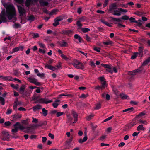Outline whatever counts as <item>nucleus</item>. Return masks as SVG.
I'll return each instance as SVG.
<instances>
[{"label": "nucleus", "instance_id": "16", "mask_svg": "<svg viewBox=\"0 0 150 150\" xmlns=\"http://www.w3.org/2000/svg\"><path fill=\"white\" fill-rule=\"evenodd\" d=\"M72 33V31L69 30H63L61 32V33L63 34L69 35Z\"/></svg>", "mask_w": 150, "mask_h": 150}, {"label": "nucleus", "instance_id": "56", "mask_svg": "<svg viewBox=\"0 0 150 150\" xmlns=\"http://www.w3.org/2000/svg\"><path fill=\"white\" fill-rule=\"evenodd\" d=\"M139 122L140 123H143L145 125H146L147 124V121L146 120H139Z\"/></svg>", "mask_w": 150, "mask_h": 150}, {"label": "nucleus", "instance_id": "59", "mask_svg": "<svg viewBox=\"0 0 150 150\" xmlns=\"http://www.w3.org/2000/svg\"><path fill=\"white\" fill-rule=\"evenodd\" d=\"M38 45L40 47L45 48V45L44 44L41 42H39Z\"/></svg>", "mask_w": 150, "mask_h": 150}, {"label": "nucleus", "instance_id": "11", "mask_svg": "<svg viewBox=\"0 0 150 150\" xmlns=\"http://www.w3.org/2000/svg\"><path fill=\"white\" fill-rule=\"evenodd\" d=\"M45 68H47L50 70L54 71H55L57 70V69L55 67L53 66L50 65L48 64H45Z\"/></svg>", "mask_w": 150, "mask_h": 150}, {"label": "nucleus", "instance_id": "37", "mask_svg": "<svg viewBox=\"0 0 150 150\" xmlns=\"http://www.w3.org/2000/svg\"><path fill=\"white\" fill-rule=\"evenodd\" d=\"M0 103L2 105H4L5 103V100L2 97L0 96Z\"/></svg>", "mask_w": 150, "mask_h": 150}, {"label": "nucleus", "instance_id": "10", "mask_svg": "<svg viewBox=\"0 0 150 150\" xmlns=\"http://www.w3.org/2000/svg\"><path fill=\"white\" fill-rule=\"evenodd\" d=\"M98 79L100 81L102 87L104 88L106 86V81L105 79L103 77H100Z\"/></svg>", "mask_w": 150, "mask_h": 150}, {"label": "nucleus", "instance_id": "20", "mask_svg": "<svg viewBox=\"0 0 150 150\" xmlns=\"http://www.w3.org/2000/svg\"><path fill=\"white\" fill-rule=\"evenodd\" d=\"M145 129V127H143V125L142 124L139 125L137 128V130L139 131L141 130L144 131Z\"/></svg>", "mask_w": 150, "mask_h": 150}, {"label": "nucleus", "instance_id": "39", "mask_svg": "<svg viewBox=\"0 0 150 150\" xmlns=\"http://www.w3.org/2000/svg\"><path fill=\"white\" fill-rule=\"evenodd\" d=\"M100 49L101 48L100 47H93V49L94 50L98 52H100Z\"/></svg>", "mask_w": 150, "mask_h": 150}, {"label": "nucleus", "instance_id": "6", "mask_svg": "<svg viewBox=\"0 0 150 150\" xmlns=\"http://www.w3.org/2000/svg\"><path fill=\"white\" fill-rule=\"evenodd\" d=\"M19 125L20 122H17L14 125V128L12 129L11 131L12 134H14L15 133L18 132V129H19Z\"/></svg>", "mask_w": 150, "mask_h": 150}, {"label": "nucleus", "instance_id": "35", "mask_svg": "<svg viewBox=\"0 0 150 150\" xmlns=\"http://www.w3.org/2000/svg\"><path fill=\"white\" fill-rule=\"evenodd\" d=\"M35 19V17L33 15H31L28 17V20L31 21H33Z\"/></svg>", "mask_w": 150, "mask_h": 150}, {"label": "nucleus", "instance_id": "1", "mask_svg": "<svg viewBox=\"0 0 150 150\" xmlns=\"http://www.w3.org/2000/svg\"><path fill=\"white\" fill-rule=\"evenodd\" d=\"M5 16L9 20L13 18L16 19V10L13 5L9 4L7 5L6 8V13L0 15V19L4 22H6L7 21Z\"/></svg>", "mask_w": 150, "mask_h": 150}, {"label": "nucleus", "instance_id": "19", "mask_svg": "<svg viewBox=\"0 0 150 150\" xmlns=\"http://www.w3.org/2000/svg\"><path fill=\"white\" fill-rule=\"evenodd\" d=\"M117 7V5L116 3H114L112 4L110 6L109 10L112 11L115 8Z\"/></svg>", "mask_w": 150, "mask_h": 150}, {"label": "nucleus", "instance_id": "9", "mask_svg": "<svg viewBox=\"0 0 150 150\" xmlns=\"http://www.w3.org/2000/svg\"><path fill=\"white\" fill-rule=\"evenodd\" d=\"M18 8L20 16L25 14L26 11L23 8L19 6H18Z\"/></svg>", "mask_w": 150, "mask_h": 150}, {"label": "nucleus", "instance_id": "27", "mask_svg": "<svg viewBox=\"0 0 150 150\" xmlns=\"http://www.w3.org/2000/svg\"><path fill=\"white\" fill-rule=\"evenodd\" d=\"M74 38L76 39H78L79 42H81V40H82L81 37L78 34H76L75 35Z\"/></svg>", "mask_w": 150, "mask_h": 150}, {"label": "nucleus", "instance_id": "41", "mask_svg": "<svg viewBox=\"0 0 150 150\" xmlns=\"http://www.w3.org/2000/svg\"><path fill=\"white\" fill-rule=\"evenodd\" d=\"M138 55L137 52H135L134 53V54L132 55L131 57V59H135Z\"/></svg>", "mask_w": 150, "mask_h": 150}, {"label": "nucleus", "instance_id": "55", "mask_svg": "<svg viewBox=\"0 0 150 150\" xmlns=\"http://www.w3.org/2000/svg\"><path fill=\"white\" fill-rule=\"evenodd\" d=\"M88 96V94H86V95L85 94H81V95L79 97V98H85L86 97H87Z\"/></svg>", "mask_w": 150, "mask_h": 150}, {"label": "nucleus", "instance_id": "18", "mask_svg": "<svg viewBox=\"0 0 150 150\" xmlns=\"http://www.w3.org/2000/svg\"><path fill=\"white\" fill-rule=\"evenodd\" d=\"M19 105V103L18 99H16L15 101L14 105L13 106V108L14 110H16L17 109V106Z\"/></svg>", "mask_w": 150, "mask_h": 150}, {"label": "nucleus", "instance_id": "29", "mask_svg": "<svg viewBox=\"0 0 150 150\" xmlns=\"http://www.w3.org/2000/svg\"><path fill=\"white\" fill-rule=\"evenodd\" d=\"M42 114L44 116H46L48 114V111L44 108L42 109Z\"/></svg>", "mask_w": 150, "mask_h": 150}, {"label": "nucleus", "instance_id": "7", "mask_svg": "<svg viewBox=\"0 0 150 150\" xmlns=\"http://www.w3.org/2000/svg\"><path fill=\"white\" fill-rule=\"evenodd\" d=\"M25 88L26 86L25 85H22L20 87L19 90V91L20 93L21 94H22L23 96L24 97H25V96H29V95L27 93L25 94L24 93V92Z\"/></svg>", "mask_w": 150, "mask_h": 150}, {"label": "nucleus", "instance_id": "42", "mask_svg": "<svg viewBox=\"0 0 150 150\" xmlns=\"http://www.w3.org/2000/svg\"><path fill=\"white\" fill-rule=\"evenodd\" d=\"M81 30L83 32L86 33L90 31V29L87 28H83L81 29Z\"/></svg>", "mask_w": 150, "mask_h": 150}, {"label": "nucleus", "instance_id": "46", "mask_svg": "<svg viewBox=\"0 0 150 150\" xmlns=\"http://www.w3.org/2000/svg\"><path fill=\"white\" fill-rule=\"evenodd\" d=\"M150 61V59H148L144 62L143 63V65H146L148 64Z\"/></svg>", "mask_w": 150, "mask_h": 150}, {"label": "nucleus", "instance_id": "32", "mask_svg": "<svg viewBox=\"0 0 150 150\" xmlns=\"http://www.w3.org/2000/svg\"><path fill=\"white\" fill-rule=\"evenodd\" d=\"M110 18L114 21H116L117 22H120L121 21L122 18H116L111 17H110Z\"/></svg>", "mask_w": 150, "mask_h": 150}, {"label": "nucleus", "instance_id": "54", "mask_svg": "<svg viewBox=\"0 0 150 150\" xmlns=\"http://www.w3.org/2000/svg\"><path fill=\"white\" fill-rule=\"evenodd\" d=\"M12 110L10 108H8L7 109V112H6V114L9 115L11 114L12 112Z\"/></svg>", "mask_w": 150, "mask_h": 150}, {"label": "nucleus", "instance_id": "61", "mask_svg": "<svg viewBox=\"0 0 150 150\" xmlns=\"http://www.w3.org/2000/svg\"><path fill=\"white\" fill-rule=\"evenodd\" d=\"M85 37L87 41H90L91 39V38L88 36V35L86 34Z\"/></svg>", "mask_w": 150, "mask_h": 150}, {"label": "nucleus", "instance_id": "5", "mask_svg": "<svg viewBox=\"0 0 150 150\" xmlns=\"http://www.w3.org/2000/svg\"><path fill=\"white\" fill-rule=\"evenodd\" d=\"M64 19V16H60L56 18L54 20V23H53V25L56 26L59 24V21L62 20Z\"/></svg>", "mask_w": 150, "mask_h": 150}, {"label": "nucleus", "instance_id": "12", "mask_svg": "<svg viewBox=\"0 0 150 150\" xmlns=\"http://www.w3.org/2000/svg\"><path fill=\"white\" fill-rule=\"evenodd\" d=\"M137 123V122L135 119L133 120L127 125V126L129 128H131Z\"/></svg>", "mask_w": 150, "mask_h": 150}, {"label": "nucleus", "instance_id": "36", "mask_svg": "<svg viewBox=\"0 0 150 150\" xmlns=\"http://www.w3.org/2000/svg\"><path fill=\"white\" fill-rule=\"evenodd\" d=\"M94 115L93 114H91L89 116L86 117V119L88 120H91L94 116Z\"/></svg>", "mask_w": 150, "mask_h": 150}, {"label": "nucleus", "instance_id": "53", "mask_svg": "<svg viewBox=\"0 0 150 150\" xmlns=\"http://www.w3.org/2000/svg\"><path fill=\"white\" fill-rule=\"evenodd\" d=\"M33 35L32 36H33V38H37L39 37V35L38 33H33Z\"/></svg>", "mask_w": 150, "mask_h": 150}, {"label": "nucleus", "instance_id": "17", "mask_svg": "<svg viewBox=\"0 0 150 150\" xmlns=\"http://www.w3.org/2000/svg\"><path fill=\"white\" fill-rule=\"evenodd\" d=\"M88 139V138L87 136L86 133H85V136L83 137V139L81 138L78 140V142L80 143H82L83 142L86 141Z\"/></svg>", "mask_w": 150, "mask_h": 150}, {"label": "nucleus", "instance_id": "57", "mask_svg": "<svg viewBox=\"0 0 150 150\" xmlns=\"http://www.w3.org/2000/svg\"><path fill=\"white\" fill-rule=\"evenodd\" d=\"M32 119H33V120L32 121V122L33 123H37L38 122V119H37V118H34L33 117L32 118Z\"/></svg>", "mask_w": 150, "mask_h": 150}, {"label": "nucleus", "instance_id": "63", "mask_svg": "<svg viewBox=\"0 0 150 150\" xmlns=\"http://www.w3.org/2000/svg\"><path fill=\"white\" fill-rule=\"evenodd\" d=\"M81 7H79L77 9V13H78L80 14L82 11V9Z\"/></svg>", "mask_w": 150, "mask_h": 150}, {"label": "nucleus", "instance_id": "15", "mask_svg": "<svg viewBox=\"0 0 150 150\" xmlns=\"http://www.w3.org/2000/svg\"><path fill=\"white\" fill-rule=\"evenodd\" d=\"M143 47H139L138 52H137L140 57H142L143 56Z\"/></svg>", "mask_w": 150, "mask_h": 150}, {"label": "nucleus", "instance_id": "22", "mask_svg": "<svg viewBox=\"0 0 150 150\" xmlns=\"http://www.w3.org/2000/svg\"><path fill=\"white\" fill-rule=\"evenodd\" d=\"M39 1L41 5L42 6H46L48 4V2L44 1V0H39Z\"/></svg>", "mask_w": 150, "mask_h": 150}, {"label": "nucleus", "instance_id": "51", "mask_svg": "<svg viewBox=\"0 0 150 150\" xmlns=\"http://www.w3.org/2000/svg\"><path fill=\"white\" fill-rule=\"evenodd\" d=\"M37 75L40 77H43L45 76V74L44 73H39L37 74Z\"/></svg>", "mask_w": 150, "mask_h": 150}, {"label": "nucleus", "instance_id": "25", "mask_svg": "<svg viewBox=\"0 0 150 150\" xmlns=\"http://www.w3.org/2000/svg\"><path fill=\"white\" fill-rule=\"evenodd\" d=\"M121 12L119 10V8H118L117 10H116L114 11L113 15L115 16H120L121 14Z\"/></svg>", "mask_w": 150, "mask_h": 150}, {"label": "nucleus", "instance_id": "60", "mask_svg": "<svg viewBox=\"0 0 150 150\" xmlns=\"http://www.w3.org/2000/svg\"><path fill=\"white\" fill-rule=\"evenodd\" d=\"M119 10H120V11L121 12V13H126L127 12V9H123L122 8H119Z\"/></svg>", "mask_w": 150, "mask_h": 150}, {"label": "nucleus", "instance_id": "58", "mask_svg": "<svg viewBox=\"0 0 150 150\" xmlns=\"http://www.w3.org/2000/svg\"><path fill=\"white\" fill-rule=\"evenodd\" d=\"M19 129L21 130H23L24 129H25V127H24L22 125H21L20 124V125H19Z\"/></svg>", "mask_w": 150, "mask_h": 150}, {"label": "nucleus", "instance_id": "4", "mask_svg": "<svg viewBox=\"0 0 150 150\" xmlns=\"http://www.w3.org/2000/svg\"><path fill=\"white\" fill-rule=\"evenodd\" d=\"M28 80L31 83H33L37 86H39L42 85L41 83L38 82V80L35 78L29 77L28 78Z\"/></svg>", "mask_w": 150, "mask_h": 150}, {"label": "nucleus", "instance_id": "48", "mask_svg": "<svg viewBox=\"0 0 150 150\" xmlns=\"http://www.w3.org/2000/svg\"><path fill=\"white\" fill-rule=\"evenodd\" d=\"M64 114V112H57L56 113V116L57 117H59L63 115Z\"/></svg>", "mask_w": 150, "mask_h": 150}, {"label": "nucleus", "instance_id": "45", "mask_svg": "<svg viewBox=\"0 0 150 150\" xmlns=\"http://www.w3.org/2000/svg\"><path fill=\"white\" fill-rule=\"evenodd\" d=\"M122 18V19H123L125 20H128L129 18V17L127 15H125L122 16V17L121 18Z\"/></svg>", "mask_w": 150, "mask_h": 150}, {"label": "nucleus", "instance_id": "49", "mask_svg": "<svg viewBox=\"0 0 150 150\" xmlns=\"http://www.w3.org/2000/svg\"><path fill=\"white\" fill-rule=\"evenodd\" d=\"M58 11V10L57 9L53 10L49 14L51 15H53Z\"/></svg>", "mask_w": 150, "mask_h": 150}, {"label": "nucleus", "instance_id": "13", "mask_svg": "<svg viewBox=\"0 0 150 150\" xmlns=\"http://www.w3.org/2000/svg\"><path fill=\"white\" fill-rule=\"evenodd\" d=\"M72 114L73 115V117L74 118V121L73 123H76L78 120V115L77 113L74 110H72L71 111Z\"/></svg>", "mask_w": 150, "mask_h": 150}, {"label": "nucleus", "instance_id": "14", "mask_svg": "<svg viewBox=\"0 0 150 150\" xmlns=\"http://www.w3.org/2000/svg\"><path fill=\"white\" fill-rule=\"evenodd\" d=\"M0 78H1L2 79L6 81H13V78L10 76H2L0 75Z\"/></svg>", "mask_w": 150, "mask_h": 150}, {"label": "nucleus", "instance_id": "43", "mask_svg": "<svg viewBox=\"0 0 150 150\" xmlns=\"http://www.w3.org/2000/svg\"><path fill=\"white\" fill-rule=\"evenodd\" d=\"M96 107L94 108V109L95 110H98L101 108V106L100 104H97L96 105Z\"/></svg>", "mask_w": 150, "mask_h": 150}, {"label": "nucleus", "instance_id": "47", "mask_svg": "<svg viewBox=\"0 0 150 150\" xmlns=\"http://www.w3.org/2000/svg\"><path fill=\"white\" fill-rule=\"evenodd\" d=\"M61 56L62 59H64L66 60L67 61L69 59L64 54H61Z\"/></svg>", "mask_w": 150, "mask_h": 150}, {"label": "nucleus", "instance_id": "24", "mask_svg": "<svg viewBox=\"0 0 150 150\" xmlns=\"http://www.w3.org/2000/svg\"><path fill=\"white\" fill-rule=\"evenodd\" d=\"M120 96L122 99H126L129 98L128 96L125 94H120Z\"/></svg>", "mask_w": 150, "mask_h": 150}, {"label": "nucleus", "instance_id": "40", "mask_svg": "<svg viewBox=\"0 0 150 150\" xmlns=\"http://www.w3.org/2000/svg\"><path fill=\"white\" fill-rule=\"evenodd\" d=\"M139 70H137L133 71H130L129 72V74L131 75H134L135 74V73L136 72H138Z\"/></svg>", "mask_w": 150, "mask_h": 150}, {"label": "nucleus", "instance_id": "26", "mask_svg": "<svg viewBox=\"0 0 150 150\" xmlns=\"http://www.w3.org/2000/svg\"><path fill=\"white\" fill-rule=\"evenodd\" d=\"M24 132L26 133H28L32 132V130L31 127H25V130Z\"/></svg>", "mask_w": 150, "mask_h": 150}, {"label": "nucleus", "instance_id": "31", "mask_svg": "<svg viewBox=\"0 0 150 150\" xmlns=\"http://www.w3.org/2000/svg\"><path fill=\"white\" fill-rule=\"evenodd\" d=\"M134 110L133 108V107H131L130 108L124 110H123V112H130Z\"/></svg>", "mask_w": 150, "mask_h": 150}, {"label": "nucleus", "instance_id": "28", "mask_svg": "<svg viewBox=\"0 0 150 150\" xmlns=\"http://www.w3.org/2000/svg\"><path fill=\"white\" fill-rule=\"evenodd\" d=\"M21 117L22 115H21L17 114L14 115L13 118L14 120H16L21 118Z\"/></svg>", "mask_w": 150, "mask_h": 150}, {"label": "nucleus", "instance_id": "62", "mask_svg": "<svg viewBox=\"0 0 150 150\" xmlns=\"http://www.w3.org/2000/svg\"><path fill=\"white\" fill-rule=\"evenodd\" d=\"M109 1V0H105L103 5V7H105L107 6Z\"/></svg>", "mask_w": 150, "mask_h": 150}, {"label": "nucleus", "instance_id": "52", "mask_svg": "<svg viewBox=\"0 0 150 150\" xmlns=\"http://www.w3.org/2000/svg\"><path fill=\"white\" fill-rule=\"evenodd\" d=\"M102 66L105 68H107L108 69H110L111 66L110 65L108 64H103L102 65Z\"/></svg>", "mask_w": 150, "mask_h": 150}, {"label": "nucleus", "instance_id": "8", "mask_svg": "<svg viewBox=\"0 0 150 150\" xmlns=\"http://www.w3.org/2000/svg\"><path fill=\"white\" fill-rule=\"evenodd\" d=\"M39 102L40 103H45L47 104L52 102V100H48L46 98H42L39 100Z\"/></svg>", "mask_w": 150, "mask_h": 150}, {"label": "nucleus", "instance_id": "44", "mask_svg": "<svg viewBox=\"0 0 150 150\" xmlns=\"http://www.w3.org/2000/svg\"><path fill=\"white\" fill-rule=\"evenodd\" d=\"M129 20L131 22H134L135 23H137V21L135 20V18L133 17H131L129 18Z\"/></svg>", "mask_w": 150, "mask_h": 150}, {"label": "nucleus", "instance_id": "23", "mask_svg": "<svg viewBox=\"0 0 150 150\" xmlns=\"http://www.w3.org/2000/svg\"><path fill=\"white\" fill-rule=\"evenodd\" d=\"M59 45L61 47H62L68 46V43L64 41L59 42Z\"/></svg>", "mask_w": 150, "mask_h": 150}, {"label": "nucleus", "instance_id": "30", "mask_svg": "<svg viewBox=\"0 0 150 150\" xmlns=\"http://www.w3.org/2000/svg\"><path fill=\"white\" fill-rule=\"evenodd\" d=\"M32 0H26L25 2V5L27 7H29L30 5Z\"/></svg>", "mask_w": 150, "mask_h": 150}, {"label": "nucleus", "instance_id": "3", "mask_svg": "<svg viewBox=\"0 0 150 150\" xmlns=\"http://www.w3.org/2000/svg\"><path fill=\"white\" fill-rule=\"evenodd\" d=\"M1 138L3 140L8 141L9 139L8 132L5 131H3L1 132Z\"/></svg>", "mask_w": 150, "mask_h": 150}, {"label": "nucleus", "instance_id": "64", "mask_svg": "<svg viewBox=\"0 0 150 150\" xmlns=\"http://www.w3.org/2000/svg\"><path fill=\"white\" fill-rule=\"evenodd\" d=\"M4 125L6 126H9L11 125V122L9 121H6L5 122Z\"/></svg>", "mask_w": 150, "mask_h": 150}, {"label": "nucleus", "instance_id": "34", "mask_svg": "<svg viewBox=\"0 0 150 150\" xmlns=\"http://www.w3.org/2000/svg\"><path fill=\"white\" fill-rule=\"evenodd\" d=\"M101 22L104 24H105L106 25L109 27H112V26L110 23L107 22L103 20H101Z\"/></svg>", "mask_w": 150, "mask_h": 150}, {"label": "nucleus", "instance_id": "38", "mask_svg": "<svg viewBox=\"0 0 150 150\" xmlns=\"http://www.w3.org/2000/svg\"><path fill=\"white\" fill-rule=\"evenodd\" d=\"M47 125V122L46 121H45L42 123L40 124H39L38 125H36L35 126V127H38V126H41L42 125Z\"/></svg>", "mask_w": 150, "mask_h": 150}, {"label": "nucleus", "instance_id": "2", "mask_svg": "<svg viewBox=\"0 0 150 150\" xmlns=\"http://www.w3.org/2000/svg\"><path fill=\"white\" fill-rule=\"evenodd\" d=\"M72 64L74 67L78 69H83L84 68L83 64L81 62H79L76 60L72 63Z\"/></svg>", "mask_w": 150, "mask_h": 150}, {"label": "nucleus", "instance_id": "33", "mask_svg": "<svg viewBox=\"0 0 150 150\" xmlns=\"http://www.w3.org/2000/svg\"><path fill=\"white\" fill-rule=\"evenodd\" d=\"M112 41L108 40L106 42H103V43L105 45H111L112 44Z\"/></svg>", "mask_w": 150, "mask_h": 150}, {"label": "nucleus", "instance_id": "21", "mask_svg": "<svg viewBox=\"0 0 150 150\" xmlns=\"http://www.w3.org/2000/svg\"><path fill=\"white\" fill-rule=\"evenodd\" d=\"M42 106L40 105H37L33 107L32 109L34 111H36V110L41 109Z\"/></svg>", "mask_w": 150, "mask_h": 150}, {"label": "nucleus", "instance_id": "50", "mask_svg": "<svg viewBox=\"0 0 150 150\" xmlns=\"http://www.w3.org/2000/svg\"><path fill=\"white\" fill-rule=\"evenodd\" d=\"M76 25L79 28H81L82 27V24L79 21H78L76 23Z\"/></svg>", "mask_w": 150, "mask_h": 150}]
</instances>
